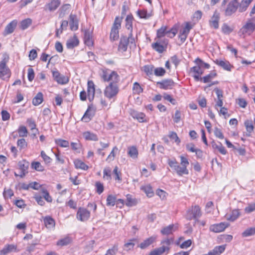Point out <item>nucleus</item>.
Segmentation results:
<instances>
[{
  "mask_svg": "<svg viewBox=\"0 0 255 255\" xmlns=\"http://www.w3.org/2000/svg\"><path fill=\"white\" fill-rule=\"evenodd\" d=\"M102 80L106 82H110L109 85L104 90V95L109 99H111L117 96L119 89L117 83L119 82L120 78L117 72L109 69H102L100 73Z\"/></svg>",
  "mask_w": 255,
  "mask_h": 255,
  "instance_id": "nucleus-1",
  "label": "nucleus"
},
{
  "mask_svg": "<svg viewBox=\"0 0 255 255\" xmlns=\"http://www.w3.org/2000/svg\"><path fill=\"white\" fill-rule=\"evenodd\" d=\"M180 165L178 164V162L175 159H168L167 163L169 166L176 172L178 175L181 176L183 175H188L189 171L187 167L189 164L188 160L182 155L180 156Z\"/></svg>",
  "mask_w": 255,
  "mask_h": 255,
  "instance_id": "nucleus-2",
  "label": "nucleus"
},
{
  "mask_svg": "<svg viewBox=\"0 0 255 255\" xmlns=\"http://www.w3.org/2000/svg\"><path fill=\"white\" fill-rule=\"evenodd\" d=\"M255 30V17L248 19L239 31L241 36L251 35Z\"/></svg>",
  "mask_w": 255,
  "mask_h": 255,
  "instance_id": "nucleus-3",
  "label": "nucleus"
},
{
  "mask_svg": "<svg viewBox=\"0 0 255 255\" xmlns=\"http://www.w3.org/2000/svg\"><path fill=\"white\" fill-rule=\"evenodd\" d=\"M8 60V56L5 55L0 62V78L3 80H8L11 75L10 70L6 65Z\"/></svg>",
  "mask_w": 255,
  "mask_h": 255,
  "instance_id": "nucleus-4",
  "label": "nucleus"
},
{
  "mask_svg": "<svg viewBox=\"0 0 255 255\" xmlns=\"http://www.w3.org/2000/svg\"><path fill=\"white\" fill-rule=\"evenodd\" d=\"M168 43V41L165 38H155L154 42L151 44V47L158 53H162L166 50Z\"/></svg>",
  "mask_w": 255,
  "mask_h": 255,
  "instance_id": "nucleus-5",
  "label": "nucleus"
},
{
  "mask_svg": "<svg viewBox=\"0 0 255 255\" xmlns=\"http://www.w3.org/2000/svg\"><path fill=\"white\" fill-rule=\"evenodd\" d=\"M202 216L201 208L198 205L191 206L187 211L185 217L188 220H195L198 221V219Z\"/></svg>",
  "mask_w": 255,
  "mask_h": 255,
  "instance_id": "nucleus-6",
  "label": "nucleus"
},
{
  "mask_svg": "<svg viewBox=\"0 0 255 255\" xmlns=\"http://www.w3.org/2000/svg\"><path fill=\"white\" fill-rule=\"evenodd\" d=\"M122 18L117 16L112 26L110 38L111 40L115 41L119 37V30L121 27Z\"/></svg>",
  "mask_w": 255,
  "mask_h": 255,
  "instance_id": "nucleus-7",
  "label": "nucleus"
},
{
  "mask_svg": "<svg viewBox=\"0 0 255 255\" xmlns=\"http://www.w3.org/2000/svg\"><path fill=\"white\" fill-rule=\"evenodd\" d=\"M238 8V1L237 0H231L227 5L225 10V15L231 16L235 13Z\"/></svg>",
  "mask_w": 255,
  "mask_h": 255,
  "instance_id": "nucleus-8",
  "label": "nucleus"
},
{
  "mask_svg": "<svg viewBox=\"0 0 255 255\" xmlns=\"http://www.w3.org/2000/svg\"><path fill=\"white\" fill-rule=\"evenodd\" d=\"M18 169L20 170V173L19 174H17L15 172L14 175L22 178L28 173L27 170L29 167V163L24 160L19 161L18 163Z\"/></svg>",
  "mask_w": 255,
  "mask_h": 255,
  "instance_id": "nucleus-9",
  "label": "nucleus"
},
{
  "mask_svg": "<svg viewBox=\"0 0 255 255\" xmlns=\"http://www.w3.org/2000/svg\"><path fill=\"white\" fill-rule=\"evenodd\" d=\"M214 91L217 95V98L214 99L216 102L214 107L216 110H218V107H222L223 106V91L218 88H215Z\"/></svg>",
  "mask_w": 255,
  "mask_h": 255,
  "instance_id": "nucleus-10",
  "label": "nucleus"
},
{
  "mask_svg": "<svg viewBox=\"0 0 255 255\" xmlns=\"http://www.w3.org/2000/svg\"><path fill=\"white\" fill-rule=\"evenodd\" d=\"M90 217V212L84 208H79L77 212V219L82 222L87 221Z\"/></svg>",
  "mask_w": 255,
  "mask_h": 255,
  "instance_id": "nucleus-11",
  "label": "nucleus"
},
{
  "mask_svg": "<svg viewBox=\"0 0 255 255\" xmlns=\"http://www.w3.org/2000/svg\"><path fill=\"white\" fill-rule=\"evenodd\" d=\"M52 75L54 80L59 84L65 85L69 82V78L63 75H61L58 71H53Z\"/></svg>",
  "mask_w": 255,
  "mask_h": 255,
  "instance_id": "nucleus-12",
  "label": "nucleus"
},
{
  "mask_svg": "<svg viewBox=\"0 0 255 255\" xmlns=\"http://www.w3.org/2000/svg\"><path fill=\"white\" fill-rule=\"evenodd\" d=\"M229 226V224L226 222H221L219 224H215L210 226L209 230L214 233H219L224 231Z\"/></svg>",
  "mask_w": 255,
  "mask_h": 255,
  "instance_id": "nucleus-13",
  "label": "nucleus"
},
{
  "mask_svg": "<svg viewBox=\"0 0 255 255\" xmlns=\"http://www.w3.org/2000/svg\"><path fill=\"white\" fill-rule=\"evenodd\" d=\"M220 18V13L216 10L209 21L210 26L214 29H218L219 26Z\"/></svg>",
  "mask_w": 255,
  "mask_h": 255,
  "instance_id": "nucleus-14",
  "label": "nucleus"
},
{
  "mask_svg": "<svg viewBox=\"0 0 255 255\" xmlns=\"http://www.w3.org/2000/svg\"><path fill=\"white\" fill-rule=\"evenodd\" d=\"M157 84L160 89L167 90L171 89L174 86V82L172 79H164L158 82Z\"/></svg>",
  "mask_w": 255,
  "mask_h": 255,
  "instance_id": "nucleus-15",
  "label": "nucleus"
},
{
  "mask_svg": "<svg viewBox=\"0 0 255 255\" xmlns=\"http://www.w3.org/2000/svg\"><path fill=\"white\" fill-rule=\"evenodd\" d=\"M87 96L89 100L91 102L94 98L95 93V84L92 81H88L87 84Z\"/></svg>",
  "mask_w": 255,
  "mask_h": 255,
  "instance_id": "nucleus-16",
  "label": "nucleus"
},
{
  "mask_svg": "<svg viewBox=\"0 0 255 255\" xmlns=\"http://www.w3.org/2000/svg\"><path fill=\"white\" fill-rule=\"evenodd\" d=\"M17 246L13 244H7L0 251V255H7L11 252H18Z\"/></svg>",
  "mask_w": 255,
  "mask_h": 255,
  "instance_id": "nucleus-17",
  "label": "nucleus"
},
{
  "mask_svg": "<svg viewBox=\"0 0 255 255\" xmlns=\"http://www.w3.org/2000/svg\"><path fill=\"white\" fill-rule=\"evenodd\" d=\"M200 65H198V66L192 67L190 69V71L194 73L193 77L196 81L202 80V78L200 77V76L203 73V71Z\"/></svg>",
  "mask_w": 255,
  "mask_h": 255,
  "instance_id": "nucleus-18",
  "label": "nucleus"
},
{
  "mask_svg": "<svg viewBox=\"0 0 255 255\" xmlns=\"http://www.w3.org/2000/svg\"><path fill=\"white\" fill-rule=\"evenodd\" d=\"M128 43L129 40L127 36H121L118 47L119 51L122 52H125L127 50Z\"/></svg>",
  "mask_w": 255,
  "mask_h": 255,
  "instance_id": "nucleus-19",
  "label": "nucleus"
},
{
  "mask_svg": "<svg viewBox=\"0 0 255 255\" xmlns=\"http://www.w3.org/2000/svg\"><path fill=\"white\" fill-rule=\"evenodd\" d=\"M130 115L133 119H136L140 123L146 122L145 115L143 113L133 110L131 111Z\"/></svg>",
  "mask_w": 255,
  "mask_h": 255,
  "instance_id": "nucleus-20",
  "label": "nucleus"
},
{
  "mask_svg": "<svg viewBox=\"0 0 255 255\" xmlns=\"http://www.w3.org/2000/svg\"><path fill=\"white\" fill-rule=\"evenodd\" d=\"M215 62L218 66L222 67L224 70L230 71L233 66L229 61L226 60H216Z\"/></svg>",
  "mask_w": 255,
  "mask_h": 255,
  "instance_id": "nucleus-21",
  "label": "nucleus"
},
{
  "mask_svg": "<svg viewBox=\"0 0 255 255\" xmlns=\"http://www.w3.org/2000/svg\"><path fill=\"white\" fill-rule=\"evenodd\" d=\"M240 216V212L238 209H235L232 211L231 214H226V218L227 220L234 222Z\"/></svg>",
  "mask_w": 255,
  "mask_h": 255,
  "instance_id": "nucleus-22",
  "label": "nucleus"
},
{
  "mask_svg": "<svg viewBox=\"0 0 255 255\" xmlns=\"http://www.w3.org/2000/svg\"><path fill=\"white\" fill-rule=\"evenodd\" d=\"M60 1L59 0H52L49 3H47L45 7L49 11H52L55 10L60 5Z\"/></svg>",
  "mask_w": 255,
  "mask_h": 255,
  "instance_id": "nucleus-23",
  "label": "nucleus"
},
{
  "mask_svg": "<svg viewBox=\"0 0 255 255\" xmlns=\"http://www.w3.org/2000/svg\"><path fill=\"white\" fill-rule=\"evenodd\" d=\"M225 250L224 246H217L214 248L213 250L210 251L207 254H204L203 255H220Z\"/></svg>",
  "mask_w": 255,
  "mask_h": 255,
  "instance_id": "nucleus-24",
  "label": "nucleus"
},
{
  "mask_svg": "<svg viewBox=\"0 0 255 255\" xmlns=\"http://www.w3.org/2000/svg\"><path fill=\"white\" fill-rule=\"evenodd\" d=\"M253 0H242L240 4L238 3L239 11L240 12L245 11Z\"/></svg>",
  "mask_w": 255,
  "mask_h": 255,
  "instance_id": "nucleus-25",
  "label": "nucleus"
},
{
  "mask_svg": "<svg viewBox=\"0 0 255 255\" xmlns=\"http://www.w3.org/2000/svg\"><path fill=\"white\" fill-rule=\"evenodd\" d=\"M70 26L72 30H76L78 28V22L75 15H70Z\"/></svg>",
  "mask_w": 255,
  "mask_h": 255,
  "instance_id": "nucleus-26",
  "label": "nucleus"
},
{
  "mask_svg": "<svg viewBox=\"0 0 255 255\" xmlns=\"http://www.w3.org/2000/svg\"><path fill=\"white\" fill-rule=\"evenodd\" d=\"M211 144L214 149H217L221 154L225 155L227 153L226 149L221 142L217 144L215 141H212Z\"/></svg>",
  "mask_w": 255,
  "mask_h": 255,
  "instance_id": "nucleus-27",
  "label": "nucleus"
},
{
  "mask_svg": "<svg viewBox=\"0 0 255 255\" xmlns=\"http://www.w3.org/2000/svg\"><path fill=\"white\" fill-rule=\"evenodd\" d=\"M128 154L132 159H136L138 157V150L134 146H129L128 148Z\"/></svg>",
  "mask_w": 255,
  "mask_h": 255,
  "instance_id": "nucleus-28",
  "label": "nucleus"
},
{
  "mask_svg": "<svg viewBox=\"0 0 255 255\" xmlns=\"http://www.w3.org/2000/svg\"><path fill=\"white\" fill-rule=\"evenodd\" d=\"M17 21L13 20L8 23L5 28L4 33L6 34H9L12 33L16 26Z\"/></svg>",
  "mask_w": 255,
  "mask_h": 255,
  "instance_id": "nucleus-29",
  "label": "nucleus"
},
{
  "mask_svg": "<svg viewBox=\"0 0 255 255\" xmlns=\"http://www.w3.org/2000/svg\"><path fill=\"white\" fill-rule=\"evenodd\" d=\"M79 44V40L78 38L74 36L73 38L67 40L66 46L68 49H72L77 46Z\"/></svg>",
  "mask_w": 255,
  "mask_h": 255,
  "instance_id": "nucleus-30",
  "label": "nucleus"
},
{
  "mask_svg": "<svg viewBox=\"0 0 255 255\" xmlns=\"http://www.w3.org/2000/svg\"><path fill=\"white\" fill-rule=\"evenodd\" d=\"M83 135L86 140L98 141V137L97 134L90 131H85L83 133Z\"/></svg>",
  "mask_w": 255,
  "mask_h": 255,
  "instance_id": "nucleus-31",
  "label": "nucleus"
},
{
  "mask_svg": "<svg viewBox=\"0 0 255 255\" xmlns=\"http://www.w3.org/2000/svg\"><path fill=\"white\" fill-rule=\"evenodd\" d=\"M74 163L76 168L81 169L84 170H87L89 167L82 160L77 159L74 161Z\"/></svg>",
  "mask_w": 255,
  "mask_h": 255,
  "instance_id": "nucleus-32",
  "label": "nucleus"
},
{
  "mask_svg": "<svg viewBox=\"0 0 255 255\" xmlns=\"http://www.w3.org/2000/svg\"><path fill=\"white\" fill-rule=\"evenodd\" d=\"M169 250V247L162 245V247H159L152 251V252L154 255H161L165 252H168Z\"/></svg>",
  "mask_w": 255,
  "mask_h": 255,
  "instance_id": "nucleus-33",
  "label": "nucleus"
},
{
  "mask_svg": "<svg viewBox=\"0 0 255 255\" xmlns=\"http://www.w3.org/2000/svg\"><path fill=\"white\" fill-rule=\"evenodd\" d=\"M176 229V227L174 225H170L167 227L164 228L161 233L163 235H168L172 234Z\"/></svg>",
  "mask_w": 255,
  "mask_h": 255,
  "instance_id": "nucleus-34",
  "label": "nucleus"
},
{
  "mask_svg": "<svg viewBox=\"0 0 255 255\" xmlns=\"http://www.w3.org/2000/svg\"><path fill=\"white\" fill-rule=\"evenodd\" d=\"M43 101V94L41 92L37 94L35 97L33 99L32 103L34 106H38Z\"/></svg>",
  "mask_w": 255,
  "mask_h": 255,
  "instance_id": "nucleus-35",
  "label": "nucleus"
},
{
  "mask_svg": "<svg viewBox=\"0 0 255 255\" xmlns=\"http://www.w3.org/2000/svg\"><path fill=\"white\" fill-rule=\"evenodd\" d=\"M167 28L166 26H162L157 30L156 37L155 38L164 39L163 37L166 35V31Z\"/></svg>",
  "mask_w": 255,
  "mask_h": 255,
  "instance_id": "nucleus-36",
  "label": "nucleus"
},
{
  "mask_svg": "<svg viewBox=\"0 0 255 255\" xmlns=\"http://www.w3.org/2000/svg\"><path fill=\"white\" fill-rule=\"evenodd\" d=\"M132 20L133 16L131 15H128L126 18V27L129 30L130 32L132 31Z\"/></svg>",
  "mask_w": 255,
  "mask_h": 255,
  "instance_id": "nucleus-37",
  "label": "nucleus"
},
{
  "mask_svg": "<svg viewBox=\"0 0 255 255\" xmlns=\"http://www.w3.org/2000/svg\"><path fill=\"white\" fill-rule=\"evenodd\" d=\"M137 14L140 18L144 19H148L152 15L151 13H147L145 9L138 10L137 11Z\"/></svg>",
  "mask_w": 255,
  "mask_h": 255,
  "instance_id": "nucleus-38",
  "label": "nucleus"
},
{
  "mask_svg": "<svg viewBox=\"0 0 255 255\" xmlns=\"http://www.w3.org/2000/svg\"><path fill=\"white\" fill-rule=\"evenodd\" d=\"M140 189L145 192L148 197H150L153 195L152 189L149 185L141 186Z\"/></svg>",
  "mask_w": 255,
  "mask_h": 255,
  "instance_id": "nucleus-39",
  "label": "nucleus"
},
{
  "mask_svg": "<svg viewBox=\"0 0 255 255\" xmlns=\"http://www.w3.org/2000/svg\"><path fill=\"white\" fill-rule=\"evenodd\" d=\"M44 222L46 227L48 228L53 227L55 226L54 220L51 217L49 216L46 217L44 219Z\"/></svg>",
  "mask_w": 255,
  "mask_h": 255,
  "instance_id": "nucleus-40",
  "label": "nucleus"
},
{
  "mask_svg": "<svg viewBox=\"0 0 255 255\" xmlns=\"http://www.w3.org/2000/svg\"><path fill=\"white\" fill-rule=\"evenodd\" d=\"M217 76V73L215 71H212L207 75L202 78L203 82L204 83L209 82Z\"/></svg>",
  "mask_w": 255,
  "mask_h": 255,
  "instance_id": "nucleus-41",
  "label": "nucleus"
},
{
  "mask_svg": "<svg viewBox=\"0 0 255 255\" xmlns=\"http://www.w3.org/2000/svg\"><path fill=\"white\" fill-rule=\"evenodd\" d=\"M84 42L88 46L93 45V41L92 36L89 32L86 31L84 34Z\"/></svg>",
  "mask_w": 255,
  "mask_h": 255,
  "instance_id": "nucleus-42",
  "label": "nucleus"
},
{
  "mask_svg": "<svg viewBox=\"0 0 255 255\" xmlns=\"http://www.w3.org/2000/svg\"><path fill=\"white\" fill-rule=\"evenodd\" d=\"M117 198L115 196L109 195L107 198V205L108 206H114L116 204Z\"/></svg>",
  "mask_w": 255,
  "mask_h": 255,
  "instance_id": "nucleus-43",
  "label": "nucleus"
},
{
  "mask_svg": "<svg viewBox=\"0 0 255 255\" xmlns=\"http://www.w3.org/2000/svg\"><path fill=\"white\" fill-rule=\"evenodd\" d=\"M245 126L248 132H249L248 136L250 135V133L254 130V126L252 121L247 120L245 122Z\"/></svg>",
  "mask_w": 255,
  "mask_h": 255,
  "instance_id": "nucleus-44",
  "label": "nucleus"
},
{
  "mask_svg": "<svg viewBox=\"0 0 255 255\" xmlns=\"http://www.w3.org/2000/svg\"><path fill=\"white\" fill-rule=\"evenodd\" d=\"M93 117V114H91L90 113V108L89 107L87 110L86 111L84 116L82 117V120L84 121L85 122H89L92 117Z\"/></svg>",
  "mask_w": 255,
  "mask_h": 255,
  "instance_id": "nucleus-45",
  "label": "nucleus"
},
{
  "mask_svg": "<svg viewBox=\"0 0 255 255\" xmlns=\"http://www.w3.org/2000/svg\"><path fill=\"white\" fill-rule=\"evenodd\" d=\"M154 241V239L152 237L147 239L139 245L141 249H145L151 245Z\"/></svg>",
  "mask_w": 255,
  "mask_h": 255,
  "instance_id": "nucleus-46",
  "label": "nucleus"
},
{
  "mask_svg": "<svg viewBox=\"0 0 255 255\" xmlns=\"http://www.w3.org/2000/svg\"><path fill=\"white\" fill-rule=\"evenodd\" d=\"M255 234V226L251 227L246 229L242 233V236L243 237H247L251 236L254 235Z\"/></svg>",
  "mask_w": 255,
  "mask_h": 255,
  "instance_id": "nucleus-47",
  "label": "nucleus"
},
{
  "mask_svg": "<svg viewBox=\"0 0 255 255\" xmlns=\"http://www.w3.org/2000/svg\"><path fill=\"white\" fill-rule=\"evenodd\" d=\"M31 23L32 20L30 18L24 19L20 22V28L22 30L26 29L31 24Z\"/></svg>",
  "mask_w": 255,
  "mask_h": 255,
  "instance_id": "nucleus-48",
  "label": "nucleus"
},
{
  "mask_svg": "<svg viewBox=\"0 0 255 255\" xmlns=\"http://www.w3.org/2000/svg\"><path fill=\"white\" fill-rule=\"evenodd\" d=\"M71 241L72 240L70 237H66L59 240L57 243V245L61 246H67L71 243Z\"/></svg>",
  "mask_w": 255,
  "mask_h": 255,
  "instance_id": "nucleus-49",
  "label": "nucleus"
},
{
  "mask_svg": "<svg viewBox=\"0 0 255 255\" xmlns=\"http://www.w3.org/2000/svg\"><path fill=\"white\" fill-rule=\"evenodd\" d=\"M55 143L59 146L62 147H67L69 146V143L68 141L62 139H56L55 140Z\"/></svg>",
  "mask_w": 255,
  "mask_h": 255,
  "instance_id": "nucleus-50",
  "label": "nucleus"
},
{
  "mask_svg": "<svg viewBox=\"0 0 255 255\" xmlns=\"http://www.w3.org/2000/svg\"><path fill=\"white\" fill-rule=\"evenodd\" d=\"M144 72L147 75H152L153 72H154V67L152 65H145L143 67Z\"/></svg>",
  "mask_w": 255,
  "mask_h": 255,
  "instance_id": "nucleus-51",
  "label": "nucleus"
},
{
  "mask_svg": "<svg viewBox=\"0 0 255 255\" xmlns=\"http://www.w3.org/2000/svg\"><path fill=\"white\" fill-rule=\"evenodd\" d=\"M18 133L20 137H26L27 135L28 131L24 126H20L18 129Z\"/></svg>",
  "mask_w": 255,
  "mask_h": 255,
  "instance_id": "nucleus-52",
  "label": "nucleus"
},
{
  "mask_svg": "<svg viewBox=\"0 0 255 255\" xmlns=\"http://www.w3.org/2000/svg\"><path fill=\"white\" fill-rule=\"evenodd\" d=\"M192 27L193 26L190 22H186L185 27L180 31V33L188 35Z\"/></svg>",
  "mask_w": 255,
  "mask_h": 255,
  "instance_id": "nucleus-53",
  "label": "nucleus"
},
{
  "mask_svg": "<svg viewBox=\"0 0 255 255\" xmlns=\"http://www.w3.org/2000/svg\"><path fill=\"white\" fill-rule=\"evenodd\" d=\"M41 192L44 199L48 202H51L52 201V197L50 196L47 190L45 188L41 189Z\"/></svg>",
  "mask_w": 255,
  "mask_h": 255,
  "instance_id": "nucleus-54",
  "label": "nucleus"
},
{
  "mask_svg": "<svg viewBox=\"0 0 255 255\" xmlns=\"http://www.w3.org/2000/svg\"><path fill=\"white\" fill-rule=\"evenodd\" d=\"M17 146L19 148L20 150L24 149L27 147V143L25 139L21 138L18 139L17 141Z\"/></svg>",
  "mask_w": 255,
  "mask_h": 255,
  "instance_id": "nucleus-55",
  "label": "nucleus"
},
{
  "mask_svg": "<svg viewBox=\"0 0 255 255\" xmlns=\"http://www.w3.org/2000/svg\"><path fill=\"white\" fill-rule=\"evenodd\" d=\"M32 168L38 171H43L44 167L39 162H33L31 164Z\"/></svg>",
  "mask_w": 255,
  "mask_h": 255,
  "instance_id": "nucleus-56",
  "label": "nucleus"
},
{
  "mask_svg": "<svg viewBox=\"0 0 255 255\" xmlns=\"http://www.w3.org/2000/svg\"><path fill=\"white\" fill-rule=\"evenodd\" d=\"M118 150V147L117 146H115L113 148L112 151L111 152L108 157H107L106 160L109 162L114 160L115 157L116 152H117Z\"/></svg>",
  "mask_w": 255,
  "mask_h": 255,
  "instance_id": "nucleus-57",
  "label": "nucleus"
},
{
  "mask_svg": "<svg viewBox=\"0 0 255 255\" xmlns=\"http://www.w3.org/2000/svg\"><path fill=\"white\" fill-rule=\"evenodd\" d=\"M165 70L162 67L154 69V74L156 76H163L165 74Z\"/></svg>",
  "mask_w": 255,
  "mask_h": 255,
  "instance_id": "nucleus-58",
  "label": "nucleus"
},
{
  "mask_svg": "<svg viewBox=\"0 0 255 255\" xmlns=\"http://www.w3.org/2000/svg\"><path fill=\"white\" fill-rule=\"evenodd\" d=\"M195 62L198 65H200L201 67L203 66L206 69H209L210 66L209 64L204 62L200 58H197L195 59Z\"/></svg>",
  "mask_w": 255,
  "mask_h": 255,
  "instance_id": "nucleus-59",
  "label": "nucleus"
},
{
  "mask_svg": "<svg viewBox=\"0 0 255 255\" xmlns=\"http://www.w3.org/2000/svg\"><path fill=\"white\" fill-rule=\"evenodd\" d=\"M233 29L227 24L224 23L222 26V31L225 34H229Z\"/></svg>",
  "mask_w": 255,
  "mask_h": 255,
  "instance_id": "nucleus-60",
  "label": "nucleus"
},
{
  "mask_svg": "<svg viewBox=\"0 0 255 255\" xmlns=\"http://www.w3.org/2000/svg\"><path fill=\"white\" fill-rule=\"evenodd\" d=\"M132 89L134 93L137 94H139L142 93L143 91L142 88L137 82H135L133 84Z\"/></svg>",
  "mask_w": 255,
  "mask_h": 255,
  "instance_id": "nucleus-61",
  "label": "nucleus"
},
{
  "mask_svg": "<svg viewBox=\"0 0 255 255\" xmlns=\"http://www.w3.org/2000/svg\"><path fill=\"white\" fill-rule=\"evenodd\" d=\"M113 173L115 175V179L116 180H118L119 182H121L122 177H121V172L118 171V167L116 166L113 170Z\"/></svg>",
  "mask_w": 255,
  "mask_h": 255,
  "instance_id": "nucleus-62",
  "label": "nucleus"
},
{
  "mask_svg": "<svg viewBox=\"0 0 255 255\" xmlns=\"http://www.w3.org/2000/svg\"><path fill=\"white\" fill-rule=\"evenodd\" d=\"M136 241V239H132L129 241L128 242L126 243L124 245L125 249L127 250H130L133 248L134 246V242Z\"/></svg>",
  "mask_w": 255,
  "mask_h": 255,
  "instance_id": "nucleus-63",
  "label": "nucleus"
},
{
  "mask_svg": "<svg viewBox=\"0 0 255 255\" xmlns=\"http://www.w3.org/2000/svg\"><path fill=\"white\" fill-rule=\"evenodd\" d=\"M177 32V30L175 28H172L169 30L167 29L166 36L170 38H173L175 36Z\"/></svg>",
  "mask_w": 255,
  "mask_h": 255,
  "instance_id": "nucleus-64",
  "label": "nucleus"
}]
</instances>
